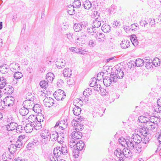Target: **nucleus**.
Masks as SVG:
<instances>
[{
	"label": "nucleus",
	"instance_id": "9d476101",
	"mask_svg": "<svg viewBox=\"0 0 161 161\" xmlns=\"http://www.w3.org/2000/svg\"><path fill=\"white\" fill-rule=\"evenodd\" d=\"M115 75L119 79H121L123 77L124 74L123 71L120 68L117 69L114 72Z\"/></svg>",
	"mask_w": 161,
	"mask_h": 161
},
{
	"label": "nucleus",
	"instance_id": "b1692460",
	"mask_svg": "<svg viewBox=\"0 0 161 161\" xmlns=\"http://www.w3.org/2000/svg\"><path fill=\"white\" fill-rule=\"evenodd\" d=\"M63 74L64 77H70L71 75V70L69 69H65L63 71Z\"/></svg>",
	"mask_w": 161,
	"mask_h": 161
},
{
	"label": "nucleus",
	"instance_id": "393cba45",
	"mask_svg": "<svg viewBox=\"0 0 161 161\" xmlns=\"http://www.w3.org/2000/svg\"><path fill=\"white\" fill-rule=\"evenodd\" d=\"M110 26L108 24H104L102 27V31L104 33H108L110 32Z\"/></svg>",
	"mask_w": 161,
	"mask_h": 161
},
{
	"label": "nucleus",
	"instance_id": "3c124183",
	"mask_svg": "<svg viewBox=\"0 0 161 161\" xmlns=\"http://www.w3.org/2000/svg\"><path fill=\"white\" fill-rule=\"evenodd\" d=\"M37 119H38L33 115H30L28 118V120L31 122V123H32V121L35 123V120H36Z\"/></svg>",
	"mask_w": 161,
	"mask_h": 161
},
{
	"label": "nucleus",
	"instance_id": "69168bd1",
	"mask_svg": "<svg viewBox=\"0 0 161 161\" xmlns=\"http://www.w3.org/2000/svg\"><path fill=\"white\" fill-rule=\"evenodd\" d=\"M119 22H117V21H114L113 23V26L114 28H117L118 26L120 25Z\"/></svg>",
	"mask_w": 161,
	"mask_h": 161
},
{
	"label": "nucleus",
	"instance_id": "a19ab883",
	"mask_svg": "<svg viewBox=\"0 0 161 161\" xmlns=\"http://www.w3.org/2000/svg\"><path fill=\"white\" fill-rule=\"evenodd\" d=\"M14 73V77L15 79V80L20 79L23 76V75L20 72L17 71Z\"/></svg>",
	"mask_w": 161,
	"mask_h": 161
},
{
	"label": "nucleus",
	"instance_id": "603ef678",
	"mask_svg": "<svg viewBox=\"0 0 161 161\" xmlns=\"http://www.w3.org/2000/svg\"><path fill=\"white\" fill-rule=\"evenodd\" d=\"M49 159L51 161H58V157L53 154H51L49 155Z\"/></svg>",
	"mask_w": 161,
	"mask_h": 161
},
{
	"label": "nucleus",
	"instance_id": "37998d69",
	"mask_svg": "<svg viewBox=\"0 0 161 161\" xmlns=\"http://www.w3.org/2000/svg\"><path fill=\"white\" fill-rule=\"evenodd\" d=\"M156 123L157 121H155ZM157 126V123L155 122L153 123V125H151L150 127H146V128L147 130H151L153 132H155L156 130V127Z\"/></svg>",
	"mask_w": 161,
	"mask_h": 161
},
{
	"label": "nucleus",
	"instance_id": "dca6fc26",
	"mask_svg": "<svg viewBox=\"0 0 161 161\" xmlns=\"http://www.w3.org/2000/svg\"><path fill=\"white\" fill-rule=\"evenodd\" d=\"M130 41L128 40H124L122 41L120 43V45L123 48H126L130 46Z\"/></svg>",
	"mask_w": 161,
	"mask_h": 161
},
{
	"label": "nucleus",
	"instance_id": "f257e3e1",
	"mask_svg": "<svg viewBox=\"0 0 161 161\" xmlns=\"http://www.w3.org/2000/svg\"><path fill=\"white\" fill-rule=\"evenodd\" d=\"M40 135L41 143L44 145L47 144L49 141V136H50V133L48 132V130H45L42 131Z\"/></svg>",
	"mask_w": 161,
	"mask_h": 161
},
{
	"label": "nucleus",
	"instance_id": "052dcab7",
	"mask_svg": "<svg viewBox=\"0 0 161 161\" xmlns=\"http://www.w3.org/2000/svg\"><path fill=\"white\" fill-rule=\"evenodd\" d=\"M93 27L92 26L89 27L87 29V31L88 33L91 34L92 35H93L94 34V31L93 29H94Z\"/></svg>",
	"mask_w": 161,
	"mask_h": 161
},
{
	"label": "nucleus",
	"instance_id": "79ce46f5",
	"mask_svg": "<svg viewBox=\"0 0 161 161\" xmlns=\"http://www.w3.org/2000/svg\"><path fill=\"white\" fill-rule=\"evenodd\" d=\"M81 2L80 0H75L74 2L73 3V8H79L81 6Z\"/></svg>",
	"mask_w": 161,
	"mask_h": 161
},
{
	"label": "nucleus",
	"instance_id": "0eeeda50",
	"mask_svg": "<svg viewBox=\"0 0 161 161\" xmlns=\"http://www.w3.org/2000/svg\"><path fill=\"white\" fill-rule=\"evenodd\" d=\"M123 156L122 159H124L125 158H127L130 157L132 156V153L130 150L126 148H124L123 149Z\"/></svg>",
	"mask_w": 161,
	"mask_h": 161
},
{
	"label": "nucleus",
	"instance_id": "7ed1b4c3",
	"mask_svg": "<svg viewBox=\"0 0 161 161\" xmlns=\"http://www.w3.org/2000/svg\"><path fill=\"white\" fill-rule=\"evenodd\" d=\"M14 98L11 96H7L3 99V102L6 106H12L14 104Z\"/></svg>",
	"mask_w": 161,
	"mask_h": 161
},
{
	"label": "nucleus",
	"instance_id": "ddd939ff",
	"mask_svg": "<svg viewBox=\"0 0 161 161\" xmlns=\"http://www.w3.org/2000/svg\"><path fill=\"white\" fill-rule=\"evenodd\" d=\"M53 95L55 98L58 100H63L66 96L65 94H59L58 92H55Z\"/></svg>",
	"mask_w": 161,
	"mask_h": 161
},
{
	"label": "nucleus",
	"instance_id": "c756f323",
	"mask_svg": "<svg viewBox=\"0 0 161 161\" xmlns=\"http://www.w3.org/2000/svg\"><path fill=\"white\" fill-rule=\"evenodd\" d=\"M9 69L6 65H2L0 67V72L3 74L7 73Z\"/></svg>",
	"mask_w": 161,
	"mask_h": 161
},
{
	"label": "nucleus",
	"instance_id": "8fccbe9b",
	"mask_svg": "<svg viewBox=\"0 0 161 161\" xmlns=\"http://www.w3.org/2000/svg\"><path fill=\"white\" fill-rule=\"evenodd\" d=\"M91 90L90 88H87L84 91L83 94L84 96H85L86 97H87L89 96V95H90L91 94Z\"/></svg>",
	"mask_w": 161,
	"mask_h": 161
},
{
	"label": "nucleus",
	"instance_id": "6e6d98bb",
	"mask_svg": "<svg viewBox=\"0 0 161 161\" xmlns=\"http://www.w3.org/2000/svg\"><path fill=\"white\" fill-rule=\"evenodd\" d=\"M40 85L42 88H44L45 89L48 86V83L47 81H41L40 83Z\"/></svg>",
	"mask_w": 161,
	"mask_h": 161
},
{
	"label": "nucleus",
	"instance_id": "09e8293b",
	"mask_svg": "<svg viewBox=\"0 0 161 161\" xmlns=\"http://www.w3.org/2000/svg\"><path fill=\"white\" fill-rule=\"evenodd\" d=\"M146 129H147L146 128H143L139 130L140 133L143 136L147 135L148 130H147Z\"/></svg>",
	"mask_w": 161,
	"mask_h": 161
},
{
	"label": "nucleus",
	"instance_id": "6e6552de",
	"mask_svg": "<svg viewBox=\"0 0 161 161\" xmlns=\"http://www.w3.org/2000/svg\"><path fill=\"white\" fill-rule=\"evenodd\" d=\"M131 138L135 143L139 144L141 142L142 138L138 134H134L132 135Z\"/></svg>",
	"mask_w": 161,
	"mask_h": 161
},
{
	"label": "nucleus",
	"instance_id": "bb28decb",
	"mask_svg": "<svg viewBox=\"0 0 161 161\" xmlns=\"http://www.w3.org/2000/svg\"><path fill=\"white\" fill-rule=\"evenodd\" d=\"M19 113L22 116L27 115L29 113V110L24 106L19 110Z\"/></svg>",
	"mask_w": 161,
	"mask_h": 161
},
{
	"label": "nucleus",
	"instance_id": "774afa93",
	"mask_svg": "<svg viewBox=\"0 0 161 161\" xmlns=\"http://www.w3.org/2000/svg\"><path fill=\"white\" fill-rule=\"evenodd\" d=\"M95 90L96 91H99V90H100L101 92L102 91V88L101 87V86L99 84H97V86L95 87Z\"/></svg>",
	"mask_w": 161,
	"mask_h": 161
},
{
	"label": "nucleus",
	"instance_id": "2eb2a0df",
	"mask_svg": "<svg viewBox=\"0 0 161 161\" xmlns=\"http://www.w3.org/2000/svg\"><path fill=\"white\" fill-rule=\"evenodd\" d=\"M103 84L106 86H109L111 85L112 81L111 77L106 76L105 78L103 77Z\"/></svg>",
	"mask_w": 161,
	"mask_h": 161
},
{
	"label": "nucleus",
	"instance_id": "f03ea898",
	"mask_svg": "<svg viewBox=\"0 0 161 161\" xmlns=\"http://www.w3.org/2000/svg\"><path fill=\"white\" fill-rule=\"evenodd\" d=\"M26 99L27 100L24 101L23 102V106L28 110L32 109L34 104L33 102L31 100L33 98H31L27 96Z\"/></svg>",
	"mask_w": 161,
	"mask_h": 161
},
{
	"label": "nucleus",
	"instance_id": "58836bf2",
	"mask_svg": "<svg viewBox=\"0 0 161 161\" xmlns=\"http://www.w3.org/2000/svg\"><path fill=\"white\" fill-rule=\"evenodd\" d=\"M74 30L75 31L79 32L82 29V27L80 24H75L73 26Z\"/></svg>",
	"mask_w": 161,
	"mask_h": 161
},
{
	"label": "nucleus",
	"instance_id": "423d86ee",
	"mask_svg": "<svg viewBox=\"0 0 161 161\" xmlns=\"http://www.w3.org/2000/svg\"><path fill=\"white\" fill-rule=\"evenodd\" d=\"M71 135L72 138L75 140L81 139L82 136V132L79 131L75 130L72 133Z\"/></svg>",
	"mask_w": 161,
	"mask_h": 161
},
{
	"label": "nucleus",
	"instance_id": "a18cd8bd",
	"mask_svg": "<svg viewBox=\"0 0 161 161\" xmlns=\"http://www.w3.org/2000/svg\"><path fill=\"white\" fill-rule=\"evenodd\" d=\"M84 125L81 124L77 123L75 127H74L75 130L76 131L81 130L84 128Z\"/></svg>",
	"mask_w": 161,
	"mask_h": 161
},
{
	"label": "nucleus",
	"instance_id": "0e129e2a",
	"mask_svg": "<svg viewBox=\"0 0 161 161\" xmlns=\"http://www.w3.org/2000/svg\"><path fill=\"white\" fill-rule=\"evenodd\" d=\"M155 111L157 112V114H157V115L159 116V117L161 118V107H160L159 108H155L154 109Z\"/></svg>",
	"mask_w": 161,
	"mask_h": 161
},
{
	"label": "nucleus",
	"instance_id": "a211bd4d",
	"mask_svg": "<svg viewBox=\"0 0 161 161\" xmlns=\"http://www.w3.org/2000/svg\"><path fill=\"white\" fill-rule=\"evenodd\" d=\"M77 141H75V140L72 138L69 142V145L71 148H74V150L73 151L74 153H76L77 152L75 150H74V148L76 146Z\"/></svg>",
	"mask_w": 161,
	"mask_h": 161
},
{
	"label": "nucleus",
	"instance_id": "338daca9",
	"mask_svg": "<svg viewBox=\"0 0 161 161\" xmlns=\"http://www.w3.org/2000/svg\"><path fill=\"white\" fill-rule=\"evenodd\" d=\"M94 15L95 16L94 17L95 19H98V17L100 16L99 13L97 11H95L94 12Z\"/></svg>",
	"mask_w": 161,
	"mask_h": 161
},
{
	"label": "nucleus",
	"instance_id": "4c0bfd02",
	"mask_svg": "<svg viewBox=\"0 0 161 161\" xmlns=\"http://www.w3.org/2000/svg\"><path fill=\"white\" fill-rule=\"evenodd\" d=\"M59 149L62 152V154L64 155H66L68 153L67 148L65 145H63L61 147H59Z\"/></svg>",
	"mask_w": 161,
	"mask_h": 161
},
{
	"label": "nucleus",
	"instance_id": "9b49d317",
	"mask_svg": "<svg viewBox=\"0 0 161 161\" xmlns=\"http://www.w3.org/2000/svg\"><path fill=\"white\" fill-rule=\"evenodd\" d=\"M18 126L16 123L11 122L6 125V128L8 130H15Z\"/></svg>",
	"mask_w": 161,
	"mask_h": 161
},
{
	"label": "nucleus",
	"instance_id": "c85d7f7f",
	"mask_svg": "<svg viewBox=\"0 0 161 161\" xmlns=\"http://www.w3.org/2000/svg\"><path fill=\"white\" fill-rule=\"evenodd\" d=\"M153 118L154 117L152 116L149 118L148 120H147L146 122L143 121L142 122H141V123L143 122L144 123H145V126H146V127H150L151 125H153V124L154 122V121L152 122V121H150V120H152V119H153Z\"/></svg>",
	"mask_w": 161,
	"mask_h": 161
},
{
	"label": "nucleus",
	"instance_id": "f704fd0d",
	"mask_svg": "<svg viewBox=\"0 0 161 161\" xmlns=\"http://www.w3.org/2000/svg\"><path fill=\"white\" fill-rule=\"evenodd\" d=\"M33 110L36 113H39L41 111L40 105L38 104H36L33 105L32 108Z\"/></svg>",
	"mask_w": 161,
	"mask_h": 161
},
{
	"label": "nucleus",
	"instance_id": "aec40b11",
	"mask_svg": "<svg viewBox=\"0 0 161 161\" xmlns=\"http://www.w3.org/2000/svg\"><path fill=\"white\" fill-rule=\"evenodd\" d=\"M14 144H11L8 147V150L11 154L13 155L14 153L16 151L17 147Z\"/></svg>",
	"mask_w": 161,
	"mask_h": 161
},
{
	"label": "nucleus",
	"instance_id": "39448f33",
	"mask_svg": "<svg viewBox=\"0 0 161 161\" xmlns=\"http://www.w3.org/2000/svg\"><path fill=\"white\" fill-rule=\"evenodd\" d=\"M84 145L85 144L82 141L80 140L78 142H77L76 146L74 148V150L77 152L76 153H78L79 151H81L83 149Z\"/></svg>",
	"mask_w": 161,
	"mask_h": 161
},
{
	"label": "nucleus",
	"instance_id": "72a5a7b5",
	"mask_svg": "<svg viewBox=\"0 0 161 161\" xmlns=\"http://www.w3.org/2000/svg\"><path fill=\"white\" fill-rule=\"evenodd\" d=\"M144 61L141 58L136 59L135 61V64L137 67L142 66L143 65Z\"/></svg>",
	"mask_w": 161,
	"mask_h": 161
},
{
	"label": "nucleus",
	"instance_id": "de8ad7c7",
	"mask_svg": "<svg viewBox=\"0 0 161 161\" xmlns=\"http://www.w3.org/2000/svg\"><path fill=\"white\" fill-rule=\"evenodd\" d=\"M160 61L158 58H155V59L152 60V64L155 66H159L160 64Z\"/></svg>",
	"mask_w": 161,
	"mask_h": 161
},
{
	"label": "nucleus",
	"instance_id": "20e7f679",
	"mask_svg": "<svg viewBox=\"0 0 161 161\" xmlns=\"http://www.w3.org/2000/svg\"><path fill=\"white\" fill-rule=\"evenodd\" d=\"M53 99L50 97H46L43 100V103L44 105L47 107H50L53 105L54 103Z\"/></svg>",
	"mask_w": 161,
	"mask_h": 161
},
{
	"label": "nucleus",
	"instance_id": "680f3d73",
	"mask_svg": "<svg viewBox=\"0 0 161 161\" xmlns=\"http://www.w3.org/2000/svg\"><path fill=\"white\" fill-rule=\"evenodd\" d=\"M14 145L16 146V147L17 148H19L22 146V142L19 140L16 142L15 144Z\"/></svg>",
	"mask_w": 161,
	"mask_h": 161
},
{
	"label": "nucleus",
	"instance_id": "ea45409f",
	"mask_svg": "<svg viewBox=\"0 0 161 161\" xmlns=\"http://www.w3.org/2000/svg\"><path fill=\"white\" fill-rule=\"evenodd\" d=\"M81 110L80 108L74 107L73 109V111L74 114L76 116H78L80 115L81 113Z\"/></svg>",
	"mask_w": 161,
	"mask_h": 161
},
{
	"label": "nucleus",
	"instance_id": "13d9d810",
	"mask_svg": "<svg viewBox=\"0 0 161 161\" xmlns=\"http://www.w3.org/2000/svg\"><path fill=\"white\" fill-rule=\"evenodd\" d=\"M4 90L7 91L8 93H9V94L12 93L14 91V88L10 86H9L8 87L5 88Z\"/></svg>",
	"mask_w": 161,
	"mask_h": 161
},
{
	"label": "nucleus",
	"instance_id": "c9c22d12",
	"mask_svg": "<svg viewBox=\"0 0 161 161\" xmlns=\"http://www.w3.org/2000/svg\"><path fill=\"white\" fill-rule=\"evenodd\" d=\"M6 80L3 77H0V89H3L6 84Z\"/></svg>",
	"mask_w": 161,
	"mask_h": 161
},
{
	"label": "nucleus",
	"instance_id": "412c9836",
	"mask_svg": "<svg viewBox=\"0 0 161 161\" xmlns=\"http://www.w3.org/2000/svg\"><path fill=\"white\" fill-rule=\"evenodd\" d=\"M69 50L76 53H80L81 54H84V51L82 49L78 48H77L72 47L69 48Z\"/></svg>",
	"mask_w": 161,
	"mask_h": 161
},
{
	"label": "nucleus",
	"instance_id": "2f4dec72",
	"mask_svg": "<svg viewBox=\"0 0 161 161\" xmlns=\"http://www.w3.org/2000/svg\"><path fill=\"white\" fill-rule=\"evenodd\" d=\"M86 36L84 33H81L80 35V38L78 37L76 40L75 42L77 43H80V42H82V41L81 40L82 39H86Z\"/></svg>",
	"mask_w": 161,
	"mask_h": 161
},
{
	"label": "nucleus",
	"instance_id": "5fc2aeb1",
	"mask_svg": "<svg viewBox=\"0 0 161 161\" xmlns=\"http://www.w3.org/2000/svg\"><path fill=\"white\" fill-rule=\"evenodd\" d=\"M144 138L142 140V141L141 144L143 143L144 144H146L148 143L149 142L150 139L148 137V136H144Z\"/></svg>",
	"mask_w": 161,
	"mask_h": 161
},
{
	"label": "nucleus",
	"instance_id": "cd10ccee",
	"mask_svg": "<svg viewBox=\"0 0 161 161\" xmlns=\"http://www.w3.org/2000/svg\"><path fill=\"white\" fill-rule=\"evenodd\" d=\"M123 150L122 151L120 148L117 149L114 151V154L116 156L119 158H121L122 159V156L123 154Z\"/></svg>",
	"mask_w": 161,
	"mask_h": 161
},
{
	"label": "nucleus",
	"instance_id": "49530a36",
	"mask_svg": "<svg viewBox=\"0 0 161 161\" xmlns=\"http://www.w3.org/2000/svg\"><path fill=\"white\" fill-rule=\"evenodd\" d=\"M136 37V35H133L132 37L130 39V40L132 43L135 46H137L138 45V42L137 40L135 38Z\"/></svg>",
	"mask_w": 161,
	"mask_h": 161
},
{
	"label": "nucleus",
	"instance_id": "7c9ffc66",
	"mask_svg": "<svg viewBox=\"0 0 161 161\" xmlns=\"http://www.w3.org/2000/svg\"><path fill=\"white\" fill-rule=\"evenodd\" d=\"M53 154L56 156L59 157L62 154V152L59 149V147H57L55 148L53 150Z\"/></svg>",
	"mask_w": 161,
	"mask_h": 161
},
{
	"label": "nucleus",
	"instance_id": "5701e85b",
	"mask_svg": "<svg viewBox=\"0 0 161 161\" xmlns=\"http://www.w3.org/2000/svg\"><path fill=\"white\" fill-rule=\"evenodd\" d=\"M83 5L86 9H89L92 7V3L89 0H86L83 2Z\"/></svg>",
	"mask_w": 161,
	"mask_h": 161
},
{
	"label": "nucleus",
	"instance_id": "a878e982",
	"mask_svg": "<svg viewBox=\"0 0 161 161\" xmlns=\"http://www.w3.org/2000/svg\"><path fill=\"white\" fill-rule=\"evenodd\" d=\"M101 25V21L98 19H95L93 20L92 25L94 28H98Z\"/></svg>",
	"mask_w": 161,
	"mask_h": 161
},
{
	"label": "nucleus",
	"instance_id": "864d4df0",
	"mask_svg": "<svg viewBox=\"0 0 161 161\" xmlns=\"http://www.w3.org/2000/svg\"><path fill=\"white\" fill-rule=\"evenodd\" d=\"M130 29L132 31H136L139 29V26L137 24H133L131 25Z\"/></svg>",
	"mask_w": 161,
	"mask_h": 161
},
{
	"label": "nucleus",
	"instance_id": "1a4fd4ad",
	"mask_svg": "<svg viewBox=\"0 0 161 161\" xmlns=\"http://www.w3.org/2000/svg\"><path fill=\"white\" fill-rule=\"evenodd\" d=\"M50 134V136H49V140H50V139L52 141H54L57 140L58 142H59L58 141V133L56 131H53L51 135Z\"/></svg>",
	"mask_w": 161,
	"mask_h": 161
},
{
	"label": "nucleus",
	"instance_id": "6ab92c4d",
	"mask_svg": "<svg viewBox=\"0 0 161 161\" xmlns=\"http://www.w3.org/2000/svg\"><path fill=\"white\" fill-rule=\"evenodd\" d=\"M54 77L53 74L52 73H48L46 75V79L47 82H52Z\"/></svg>",
	"mask_w": 161,
	"mask_h": 161
},
{
	"label": "nucleus",
	"instance_id": "f3484780",
	"mask_svg": "<svg viewBox=\"0 0 161 161\" xmlns=\"http://www.w3.org/2000/svg\"><path fill=\"white\" fill-rule=\"evenodd\" d=\"M34 124L31 123V124H27L25 127V130H26L27 133H30L33 130Z\"/></svg>",
	"mask_w": 161,
	"mask_h": 161
},
{
	"label": "nucleus",
	"instance_id": "e2e57ef3",
	"mask_svg": "<svg viewBox=\"0 0 161 161\" xmlns=\"http://www.w3.org/2000/svg\"><path fill=\"white\" fill-rule=\"evenodd\" d=\"M57 62H58V63H59L60 64H61L63 67H64L65 65V60L62 59H58V61Z\"/></svg>",
	"mask_w": 161,
	"mask_h": 161
},
{
	"label": "nucleus",
	"instance_id": "4d7b16f0",
	"mask_svg": "<svg viewBox=\"0 0 161 161\" xmlns=\"http://www.w3.org/2000/svg\"><path fill=\"white\" fill-rule=\"evenodd\" d=\"M113 74H111L110 75V77H111V79L112 81L114 82H116L117 81V79H118L116 75H115V74H114V72L112 73Z\"/></svg>",
	"mask_w": 161,
	"mask_h": 161
},
{
	"label": "nucleus",
	"instance_id": "4468645a",
	"mask_svg": "<svg viewBox=\"0 0 161 161\" xmlns=\"http://www.w3.org/2000/svg\"><path fill=\"white\" fill-rule=\"evenodd\" d=\"M96 35V39L98 40L99 42H103L105 40V36L103 33H97Z\"/></svg>",
	"mask_w": 161,
	"mask_h": 161
},
{
	"label": "nucleus",
	"instance_id": "4be33fe9",
	"mask_svg": "<svg viewBox=\"0 0 161 161\" xmlns=\"http://www.w3.org/2000/svg\"><path fill=\"white\" fill-rule=\"evenodd\" d=\"M36 122L35 125L34 124V128L36 130H39L42 128V124L41 123V119H39V121L37 119L36 120H35V122Z\"/></svg>",
	"mask_w": 161,
	"mask_h": 161
},
{
	"label": "nucleus",
	"instance_id": "c03bdc74",
	"mask_svg": "<svg viewBox=\"0 0 161 161\" xmlns=\"http://www.w3.org/2000/svg\"><path fill=\"white\" fill-rule=\"evenodd\" d=\"M118 141L119 143L123 146L125 147L127 139H125L123 137H121L119 138Z\"/></svg>",
	"mask_w": 161,
	"mask_h": 161
},
{
	"label": "nucleus",
	"instance_id": "bf43d9fd",
	"mask_svg": "<svg viewBox=\"0 0 161 161\" xmlns=\"http://www.w3.org/2000/svg\"><path fill=\"white\" fill-rule=\"evenodd\" d=\"M145 63H146V67L147 68L149 69V67H151V66H152V60L151 59L147 61H145Z\"/></svg>",
	"mask_w": 161,
	"mask_h": 161
},
{
	"label": "nucleus",
	"instance_id": "e433bc0d",
	"mask_svg": "<svg viewBox=\"0 0 161 161\" xmlns=\"http://www.w3.org/2000/svg\"><path fill=\"white\" fill-rule=\"evenodd\" d=\"M82 102L80 99H78L76 100H75L74 102V104L75 106V107L80 108L81 106Z\"/></svg>",
	"mask_w": 161,
	"mask_h": 161
},
{
	"label": "nucleus",
	"instance_id": "473e14b6",
	"mask_svg": "<svg viewBox=\"0 0 161 161\" xmlns=\"http://www.w3.org/2000/svg\"><path fill=\"white\" fill-rule=\"evenodd\" d=\"M134 141L131 139V141H130L127 139V142H126L125 147L127 146L130 149H133L134 148Z\"/></svg>",
	"mask_w": 161,
	"mask_h": 161
},
{
	"label": "nucleus",
	"instance_id": "f8f14e48",
	"mask_svg": "<svg viewBox=\"0 0 161 161\" xmlns=\"http://www.w3.org/2000/svg\"><path fill=\"white\" fill-rule=\"evenodd\" d=\"M11 70L13 72L18 71L19 70L20 66L19 64L15 63H12L10 65Z\"/></svg>",
	"mask_w": 161,
	"mask_h": 161
}]
</instances>
